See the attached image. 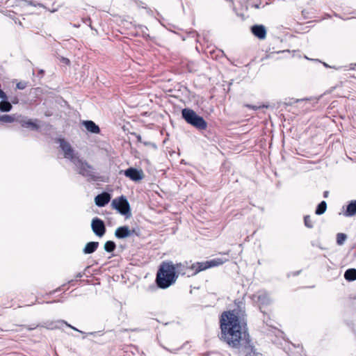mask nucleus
I'll return each instance as SVG.
<instances>
[{"label": "nucleus", "mask_w": 356, "mask_h": 356, "mask_svg": "<svg viewBox=\"0 0 356 356\" xmlns=\"http://www.w3.org/2000/svg\"><path fill=\"white\" fill-rule=\"evenodd\" d=\"M18 122L20 124L25 128L30 129L31 130H38L39 129V126L37 124L38 120H33L31 119H29L27 118H19Z\"/></svg>", "instance_id": "9d476101"}, {"label": "nucleus", "mask_w": 356, "mask_h": 356, "mask_svg": "<svg viewBox=\"0 0 356 356\" xmlns=\"http://www.w3.org/2000/svg\"><path fill=\"white\" fill-rule=\"evenodd\" d=\"M115 248V243L112 241H106L104 244V250L108 252H113Z\"/></svg>", "instance_id": "5701e85b"}, {"label": "nucleus", "mask_w": 356, "mask_h": 356, "mask_svg": "<svg viewBox=\"0 0 356 356\" xmlns=\"http://www.w3.org/2000/svg\"><path fill=\"white\" fill-rule=\"evenodd\" d=\"M49 10L51 11V13H54L57 10V8H54L52 10L49 9Z\"/></svg>", "instance_id": "7c9ffc66"}, {"label": "nucleus", "mask_w": 356, "mask_h": 356, "mask_svg": "<svg viewBox=\"0 0 356 356\" xmlns=\"http://www.w3.org/2000/svg\"><path fill=\"white\" fill-rule=\"evenodd\" d=\"M252 34L260 40H264L266 36V30L263 25H254L251 27Z\"/></svg>", "instance_id": "f8f14e48"}, {"label": "nucleus", "mask_w": 356, "mask_h": 356, "mask_svg": "<svg viewBox=\"0 0 356 356\" xmlns=\"http://www.w3.org/2000/svg\"><path fill=\"white\" fill-rule=\"evenodd\" d=\"M248 106L250 108H252V109H254V110L261 107V106L257 107V106Z\"/></svg>", "instance_id": "bb28decb"}, {"label": "nucleus", "mask_w": 356, "mask_h": 356, "mask_svg": "<svg viewBox=\"0 0 356 356\" xmlns=\"http://www.w3.org/2000/svg\"><path fill=\"white\" fill-rule=\"evenodd\" d=\"M327 209V204L325 201H322L317 207L316 209V214L321 215L324 213Z\"/></svg>", "instance_id": "4be33fe9"}, {"label": "nucleus", "mask_w": 356, "mask_h": 356, "mask_svg": "<svg viewBox=\"0 0 356 356\" xmlns=\"http://www.w3.org/2000/svg\"><path fill=\"white\" fill-rule=\"evenodd\" d=\"M220 328L222 339L230 347L238 349L245 356H261L251 345L242 309L223 312L220 318Z\"/></svg>", "instance_id": "f257e3e1"}, {"label": "nucleus", "mask_w": 356, "mask_h": 356, "mask_svg": "<svg viewBox=\"0 0 356 356\" xmlns=\"http://www.w3.org/2000/svg\"><path fill=\"white\" fill-rule=\"evenodd\" d=\"M138 140H140V141L141 137H140V136H138Z\"/></svg>", "instance_id": "f704fd0d"}, {"label": "nucleus", "mask_w": 356, "mask_h": 356, "mask_svg": "<svg viewBox=\"0 0 356 356\" xmlns=\"http://www.w3.org/2000/svg\"><path fill=\"white\" fill-rule=\"evenodd\" d=\"M123 172L127 177L134 181H138L144 177L143 172L135 168H129Z\"/></svg>", "instance_id": "0eeeda50"}, {"label": "nucleus", "mask_w": 356, "mask_h": 356, "mask_svg": "<svg viewBox=\"0 0 356 356\" xmlns=\"http://www.w3.org/2000/svg\"><path fill=\"white\" fill-rule=\"evenodd\" d=\"M344 277L348 281L356 280V269L355 268L348 269L344 273Z\"/></svg>", "instance_id": "412c9836"}, {"label": "nucleus", "mask_w": 356, "mask_h": 356, "mask_svg": "<svg viewBox=\"0 0 356 356\" xmlns=\"http://www.w3.org/2000/svg\"><path fill=\"white\" fill-rule=\"evenodd\" d=\"M91 228L95 234L99 237H102L106 232V227L102 220L95 218L91 222Z\"/></svg>", "instance_id": "423d86ee"}, {"label": "nucleus", "mask_w": 356, "mask_h": 356, "mask_svg": "<svg viewBox=\"0 0 356 356\" xmlns=\"http://www.w3.org/2000/svg\"><path fill=\"white\" fill-rule=\"evenodd\" d=\"M67 326L70 327L72 329H73V330H76V331H79V330H77V329H76V327H72V325H67Z\"/></svg>", "instance_id": "c756f323"}, {"label": "nucleus", "mask_w": 356, "mask_h": 356, "mask_svg": "<svg viewBox=\"0 0 356 356\" xmlns=\"http://www.w3.org/2000/svg\"><path fill=\"white\" fill-rule=\"evenodd\" d=\"M227 261L226 259L215 258L209 261H202L200 264V270H207L209 268L216 267L220 266Z\"/></svg>", "instance_id": "1a4fd4ad"}, {"label": "nucleus", "mask_w": 356, "mask_h": 356, "mask_svg": "<svg viewBox=\"0 0 356 356\" xmlns=\"http://www.w3.org/2000/svg\"><path fill=\"white\" fill-rule=\"evenodd\" d=\"M12 108V104L8 101V99H1L0 102L1 112H9L11 111Z\"/></svg>", "instance_id": "aec40b11"}, {"label": "nucleus", "mask_w": 356, "mask_h": 356, "mask_svg": "<svg viewBox=\"0 0 356 356\" xmlns=\"http://www.w3.org/2000/svg\"><path fill=\"white\" fill-rule=\"evenodd\" d=\"M111 200V195L106 192H104L101 194L97 195L95 198V202L98 207H104Z\"/></svg>", "instance_id": "9b49d317"}, {"label": "nucleus", "mask_w": 356, "mask_h": 356, "mask_svg": "<svg viewBox=\"0 0 356 356\" xmlns=\"http://www.w3.org/2000/svg\"><path fill=\"white\" fill-rule=\"evenodd\" d=\"M134 231H131L127 226H122L118 227L115 232V236L118 238H124L131 235Z\"/></svg>", "instance_id": "ddd939ff"}, {"label": "nucleus", "mask_w": 356, "mask_h": 356, "mask_svg": "<svg viewBox=\"0 0 356 356\" xmlns=\"http://www.w3.org/2000/svg\"><path fill=\"white\" fill-rule=\"evenodd\" d=\"M62 323H65L67 325H68L67 323H64V321H62Z\"/></svg>", "instance_id": "c9c22d12"}, {"label": "nucleus", "mask_w": 356, "mask_h": 356, "mask_svg": "<svg viewBox=\"0 0 356 356\" xmlns=\"http://www.w3.org/2000/svg\"><path fill=\"white\" fill-rule=\"evenodd\" d=\"M346 235L343 233H339L337 235V243L339 245H342L346 240Z\"/></svg>", "instance_id": "b1692460"}, {"label": "nucleus", "mask_w": 356, "mask_h": 356, "mask_svg": "<svg viewBox=\"0 0 356 356\" xmlns=\"http://www.w3.org/2000/svg\"><path fill=\"white\" fill-rule=\"evenodd\" d=\"M84 127L90 133L98 134L99 132V127L91 120H86L83 122Z\"/></svg>", "instance_id": "2eb2a0df"}, {"label": "nucleus", "mask_w": 356, "mask_h": 356, "mask_svg": "<svg viewBox=\"0 0 356 356\" xmlns=\"http://www.w3.org/2000/svg\"><path fill=\"white\" fill-rule=\"evenodd\" d=\"M177 279L176 268L172 261L163 262L156 274V284L161 289H167Z\"/></svg>", "instance_id": "7ed1b4c3"}, {"label": "nucleus", "mask_w": 356, "mask_h": 356, "mask_svg": "<svg viewBox=\"0 0 356 356\" xmlns=\"http://www.w3.org/2000/svg\"><path fill=\"white\" fill-rule=\"evenodd\" d=\"M21 116H17L15 114L14 115H0V122H2L3 123H13L15 121L18 122L19 118Z\"/></svg>", "instance_id": "dca6fc26"}, {"label": "nucleus", "mask_w": 356, "mask_h": 356, "mask_svg": "<svg viewBox=\"0 0 356 356\" xmlns=\"http://www.w3.org/2000/svg\"><path fill=\"white\" fill-rule=\"evenodd\" d=\"M63 60L64 63L66 64H68L70 62V60L67 58H63Z\"/></svg>", "instance_id": "c85d7f7f"}, {"label": "nucleus", "mask_w": 356, "mask_h": 356, "mask_svg": "<svg viewBox=\"0 0 356 356\" xmlns=\"http://www.w3.org/2000/svg\"><path fill=\"white\" fill-rule=\"evenodd\" d=\"M202 262H197L195 264H193L190 266L189 269V273L188 274V277L193 276L200 273V271H202L203 270H200V264H202Z\"/></svg>", "instance_id": "6ab92c4d"}, {"label": "nucleus", "mask_w": 356, "mask_h": 356, "mask_svg": "<svg viewBox=\"0 0 356 356\" xmlns=\"http://www.w3.org/2000/svg\"><path fill=\"white\" fill-rule=\"evenodd\" d=\"M305 225L308 228H312L313 227V222L312 220L309 216H306L304 218Z\"/></svg>", "instance_id": "393cba45"}, {"label": "nucleus", "mask_w": 356, "mask_h": 356, "mask_svg": "<svg viewBox=\"0 0 356 356\" xmlns=\"http://www.w3.org/2000/svg\"><path fill=\"white\" fill-rule=\"evenodd\" d=\"M59 143L65 158L70 159L75 165L78 172L88 179H95L96 177L95 175L93 168L87 163L79 159V156H77L74 153V151L70 143L63 139H59Z\"/></svg>", "instance_id": "f03ea898"}, {"label": "nucleus", "mask_w": 356, "mask_h": 356, "mask_svg": "<svg viewBox=\"0 0 356 356\" xmlns=\"http://www.w3.org/2000/svg\"><path fill=\"white\" fill-rule=\"evenodd\" d=\"M253 300L258 303L260 307L267 305L270 302L268 294L266 291H258L252 296Z\"/></svg>", "instance_id": "6e6552de"}, {"label": "nucleus", "mask_w": 356, "mask_h": 356, "mask_svg": "<svg viewBox=\"0 0 356 356\" xmlns=\"http://www.w3.org/2000/svg\"><path fill=\"white\" fill-rule=\"evenodd\" d=\"M327 195H328V192H327V191H325V192H324V197H327Z\"/></svg>", "instance_id": "2f4dec72"}, {"label": "nucleus", "mask_w": 356, "mask_h": 356, "mask_svg": "<svg viewBox=\"0 0 356 356\" xmlns=\"http://www.w3.org/2000/svg\"><path fill=\"white\" fill-rule=\"evenodd\" d=\"M81 276H82V275H81V273H79V274L77 275V277H81Z\"/></svg>", "instance_id": "72a5a7b5"}, {"label": "nucleus", "mask_w": 356, "mask_h": 356, "mask_svg": "<svg viewBox=\"0 0 356 356\" xmlns=\"http://www.w3.org/2000/svg\"><path fill=\"white\" fill-rule=\"evenodd\" d=\"M112 207L118 210L121 214L130 217V206L129 203L124 196L113 199L112 201Z\"/></svg>", "instance_id": "39448f33"}, {"label": "nucleus", "mask_w": 356, "mask_h": 356, "mask_svg": "<svg viewBox=\"0 0 356 356\" xmlns=\"http://www.w3.org/2000/svg\"><path fill=\"white\" fill-rule=\"evenodd\" d=\"M38 6L40 7L44 8V6L41 3H38V5H35V4H33L31 2L24 1V6Z\"/></svg>", "instance_id": "a878e982"}, {"label": "nucleus", "mask_w": 356, "mask_h": 356, "mask_svg": "<svg viewBox=\"0 0 356 356\" xmlns=\"http://www.w3.org/2000/svg\"><path fill=\"white\" fill-rule=\"evenodd\" d=\"M188 264L186 262L185 264L178 263L174 264V268H176V275L177 277L181 275H187L189 273L190 266L188 265Z\"/></svg>", "instance_id": "4468645a"}, {"label": "nucleus", "mask_w": 356, "mask_h": 356, "mask_svg": "<svg viewBox=\"0 0 356 356\" xmlns=\"http://www.w3.org/2000/svg\"><path fill=\"white\" fill-rule=\"evenodd\" d=\"M324 66H325L326 67H330V66H329L327 64H326L325 63H323Z\"/></svg>", "instance_id": "473e14b6"}, {"label": "nucleus", "mask_w": 356, "mask_h": 356, "mask_svg": "<svg viewBox=\"0 0 356 356\" xmlns=\"http://www.w3.org/2000/svg\"><path fill=\"white\" fill-rule=\"evenodd\" d=\"M99 243L95 241H91L88 243L85 248L83 250L84 254H92L98 248Z\"/></svg>", "instance_id": "f3484780"}, {"label": "nucleus", "mask_w": 356, "mask_h": 356, "mask_svg": "<svg viewBox=\"0 0 356 356\" xmlns=\"http://www.w3.org/2000/svg\"><path fill=\"white\" fill-rule=\"evenodd\" d=\"M181 115L186 122L192 126L199 129H205L207 122L203 118L199 116L193 110L190 108H184L181 111Z\"/></svg>", "instance_id": "20e7f679"}, {"label": "nucleus", "mask_w": 356, "mask_h": 356, "mask_svg": "<svg viewBox=\"0 0 356 356\" xmlns=\"http://www.w3.org/2000/svg\"><path fill=\"white\" fill-rule=\"evenodd\" d=\"M356 214V200H353L347 206L346 211L345 212L346 216H353Z\"/></svg>", "instance_id": "a211bd4d"}, {"label": "nucleus", "mask_w": 356, "mask_h": 356, "mask_svg": "<svg viewBox=\"0 0 356 356\" xmlns=\"http://www.w3.org/2000/svg\"><path fill=\"white\" fill-rule=\"evenodd\" d=\"M355 66H356V64H351L350 67V70H354L355 69Z\"/></svg>", "instance_id": "cd10ccee"}]
</instances>
